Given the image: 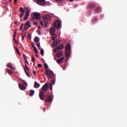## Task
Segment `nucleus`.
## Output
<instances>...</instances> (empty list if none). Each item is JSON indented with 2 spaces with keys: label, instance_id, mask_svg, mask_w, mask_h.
Wrapping results in <instances>:
<instances>
[{
  "label": "nucleus",
  "instance_id": "nucleus-34",
  "mask_svg": "<svg viewBox=\"0 0 127 127\" xmlns=\"http://www.w3.org/2000/svg\"><path fill=\"white\" fill-rule=\"evenodd\" d=\"M40 54L43 56L44 55V50L41 49V50H40Z\"/></svg>",
  "mask_w": 127,
  "mask_h": 127
},
{
  "label": "nucleus",
  "instance_id": "nucleus-24",
  "mask_svg": "<svg viewBox=\"0 0 127 127\" xmlns=\"http://www.w3.org/2000/svg\"><path fill=\"white\" fill-rule=\"evenodd\" d=\"M63 60H64V57H62V58L57 60V63L59 64H60L62 62Z\"/></svg>",
  "mask_w": 127,
  "mask_h": 127
},
{
  "label": "nucleus",
  "instance_id": "nucleus-55",
  "mask_svg": "<svg viewBox=\"0 0 127 127\" xmlns=\"http://www.w3.org/2000/svg\"><path fill=\"white\" fill-rule=\"evenodd\" d=\"M73 1H74V0H69V1L70 2H72Z\"/></svg>",
  "mask_w": 127,
  "mask_h": 127
},
{
  "label": "nucleus",
  "instance_id": "nucleus-48",
  "mask_svg": "<svg viewBox=\"0 0 127 127\" xmlns=\"http://www.w3.org/2000/svg\"><path fill=\"white\" fill-rule=\"evenodd\" d=\"M23 83L25 84L26 85H27V83L25 82V81H23Z\"/></svg>",
  "mask_w": 127,
  "mask_h": 127
},
{
  "label": "nucleus",
  "instance_id": "nucleus-30",
  "mask_svg": "<svg viewBox=\"0 0 127 127\" xmlns=\"http://www.w3.org/2000/svg\"><path fill=\"white\" fill-rule=\"evenodd\" d=\"M6 70H7V73H8L10 75H12V72L11 70L8 69V68H7Z\"/></svg>",
  "mask_w": 127,
  "mask_h": 127
},
{
  "label": "nucleus",
  "instance_id": "nucleus-10",
  "mask_svg": "<svg viewBox=\"0 0 127 127\" xmlns=\"http://www.w3.org/2000/svg\"><path fill=\"white\" fill-rule=\"evenodd\" d=\"M24 70H25V73L26 74V75H27V76L28 77H30L29 73V72H28V71H29V68H28V66L26 64H25V65H24Z\"/></svg>",
  "mask_w": 127,
  "mask_h": 127
},
{
  "label": "nucleus",
  "instance_id": "nucleus-44",
  "mask_svg": "<svg viewBox=\"0 0 127 127\" xmlns=\"http://www.w3.org/2000/svg\"><path fill=\"white\" fill-rule=\"evenodd\" d=\"M28 39H31V36L29 34L28 35Z\"/></svg>",
  "mask_w": 127,
  "mask_h": 127
},
{
  "label": "nucleus",
  "instance_id": "nucleus-56",
  "mask_svg": "<svg viewBox=\"0 0 127 127\" xmlns=\"http://www.w3.org/2000/svg\"><path fill=\"white\" fill-rule=\"evenodd\" d=\"M9 1H10V3H11L12 0H9Z\"/></svg>",
  "mask_w": 127,
  "mask_h": 127
},
{
  "label": "nucleus",
  "instance_id": "nucleus-31",
  "mask_svg": "<svg viewBox=\"0 0 127 127\" xmlns=\"http://www.w3.org/2000/svg\"><path fill=\"white\" fill-rule=\"evenodd\" d=\"M44 66H45V68H46V70H49L48 65L46 63H45V64H44Z\"/></svg>",
  "mask_w": 127,
  "mask_h": 127
},
{
  "label": "nucleus",
  "instance_id": "nucleus-11",
  "mask_svg": "<svg viewBox=\"0 0 127 127\" xmlns=\"http://www.w3.org/2000/svg\"><path fill=\"white\" fill-rule=\"evenodd\" d=\"M20 12L21 13L20 14V17L22 18L24 14L25 13V10H24L23 8L21 7L20 8Z\"/></svg>",
  "mask_w": 127,
  "mask_h": 127
},
{
  "label": "nucleus",
  "instance_id": "nucleus-47",
  "mask_svg": "<svg viewBox=\"0 0 127 127\" xmlns=\"http://www.w3.org/2000/svg\"><path fill=\"white\" fill-rule=\"evenodd\" d=\"M34 25H38V22H34Z\"/></svg>",
  "mask_w": 127,
  "mask_h": 127
},
{
  "label": "nucleus",
  "instance_id": "nucleus-53",
  "mask_svg": "<svg viewBox=\"0 0 127 127\" xmlns=\"http://www.w3.org/2000/svg\"><path fill=\"white\" fill-rule=\"evenodd\" d=\"M17 2V0H14V3H16Z\"/></svg>",
  "mask_w": 127,
  "mask_h": 127
},
{
  "label": "nucleus",
  "instance_id": "nucleus-33",
  "mask_svg": "<svg viewBox=\"0 0 127 127\" xmlns=\"http://www.w3.org/2000/svg\"><path fill=\"white\" fill-rule=\"evenodd\" d=\"M24 24H21L20 28L19 29V31H21L22 29L23 28Z\"/></svg>",
  "mask_w": 127,
  "mask_h": 127
},
{
  "label": "nucleus",
  "instance_id": "nucleus-15",
  "mask_svg": "<svg viewBox=\"0 0 127 127\" xmlns=\"http://www.w3.org/2000/svg\"><path fill=\"white\" fill-rule=\"evenodd\" d=\"M63 55V53L62 51H60L56 54V57L58 58H61Z\"/></svg>",
  "mask_w": 127,
  "mask_h": 127
},
{
  "label": "nucleus",
  "instance_id": "nucleus-26",
  "mask_svg": "<svg viewBox=\"0 0 127 127\" xmlns=\"http://www.w3.org/2000/svg\"><path fill=\"white\" fill-rule=\"evenodd\" d=\"M30 14L26 13L24 17V20H27L28 19V17L29 16Z\"/></svg>",
  "mask_w": 127,
  "mask_h": 127
},
{
  "label": "nucleus",
  "instance_id": "nucleus-7",
  "mask_svg": "<svg viewBox=\"0 0 127 127\" xmlns=\"http://www.w3.org/2000/svg\"><path fill=\"white\" fill-rule=\"evenodd\" d=\"M54 27L57 29H59L61 27V22L59 20H57L54 23Z\"/></svg>",
  "mask_w": 127,
  "mask_h": 127
},
{
  "label": "nucleus",
  "instance_id": "nucleus-3",
  "mask_svg": "<svg viewBox=\"0 0 127 127\" xmlns=\"http://www.w3.org/2000/svg\"><path fill=\"white\" fill-rule=\"evenodd\" d=\"M45 74L49 79L52 78L54 75V73L51 70H46Z\"/></svg>",
  "mask_w": 127,
  "mask_h": 127
},
{
  "label": "nucleus",
  "instance_id": "nucleus-32",
  "mask_svg": "<svg viewBox=\"0 0 127 127\" xmlns=\"http://www.w3.org/2000/svg\"><path fill=\"white\" fill-rule=\"evenodd\" d=\"M33 49L36 54H38L39 53V52H38L37 48L36 47H33Z\"/></svg>",
  "mask_w": 127,
  "mask_h": 127
},
{
  "label": "nucleus",
  "instance_id": "nucleus-5",
  "mask_svg": "<svg viewBox=\"0 0 127 127\" xmlns=\"http://www.w3.org/2000/svg\"><path fill=\"white\" fill-rule=\"evenodd\" d=\"M45 102L47 103L52 102L53 99H52V95H47L45 97Z\"/></svg>",
  "mask_w": 127,
  "mask_h": 127
},
{
  "label": "nucleus",
  "instance_id": "nucleus-4",
  "mask_svg": "<svg viewBox=\"0 0 127 127\" xmlns=\"http://www.w3.org/2000/svg\"><path fill=\"white\" fill-rule=\"evenodd\" d=\"M32 17L34 19L39 20L41 19V14L37 12H33V14L32 15Z\"/></svg>",
  "mask_w": 127,
  "mask_h": 127
},
{
  "label": "nucleus",
  "instance_id": "nucleus-46",
  "mask_svg": "<svg viewBox=\"0 0 127 127\" xmlns=\"http://www.w3.org/2000/svg\"><path fill=\"white\" fill-rule=\"evenodd\" d=\"M32 48H34V47H36L35 46V45H34V43H32Z\"/></svg>",
  "mask_w": 127,
  "mask_h": 127
},
{
  "label": "nucleus",
  "instance_id": "nucleus-52",
  "mask_svg": "<svg viewBox=\"0 0 127 127\" xmlns=\"http://www.w3.org/2000/svg\"><path fill=\"white\" fill-rule=\"evenodd\" d=\"M33 74H34V75L36 76V71H34L33 72Z\"/></svg>",
  "mask_w": 127,
  "mask_h": 127
},
{
  "label": "nucleus",
  "instance_id": "nucleus-39",
  "mask_svg": "<svg viewBox=\"0 0 127 127\" xmlns=\"http://www.w3.org/2000/svg\"><path fill=\"white\" fill-rule=\"evenodd\" d=\"M23 58H24V60H27V56L25 55H23Z\"/></svg>",
  "mask_w": 127,
  "mask_h": 127
},
{
  "label": "nucleus",
  "instance_id": "nucleus-13",
  "mask_svg": "<svg viewBox=\"0 0 127 127\" xmlns=\"http://www.w3.org/2000/svg\"><path fill=\"white\" fill-rule=\"evenodd\" d=\"M55 81H56V78L55 77H54L53 80H52L51 83H50V89L52 90V86L55 84Z\"/></svg>",
  "mask_w": 127,
  "mask_h": 127
},
{
  "label": "nucleus",
  "instance_id": "nucleus-6",
  "mask_svg": "<svg viewBox=\"0 0 127 127\" xmlns=\"http://www.w3.org/2000/svg\"><path fill=\"white\" fill-rule=\"evenodd\" d=\"M31 21H28L26 22L25 25H24V27L23 30L26 31L29 28L31 27Z\"/></svg>",
  "mask_w": 127,
  "mask_h": 127
},
{
  "label": "nucleus",
  "instance_id": "nucleus-20",
  "mask_svg": "<svg viewBox=\"0 0 127 127\" xmlns=\"http://www.w3.org/2000/svg\"><path fill=\"white\" fill-rule=\"evenodd\" d=\"M95 12L96 13H99L101 12V8L99 6L96 7V8L95 9Z\"/></svg>",
  "mask_w": 127,
  "mask_h": 127
},
{
  "label": "nucleus",
  "instance_id": "nucleus-12",
  "mask_svg": "<svg viewBox=\"0 0 127 127\" xmlns=\"http://www.w3.org/2000/svg\"><path fill=\"white\" fill-rule=\"evenodd\" d=\"M61 41L60 40H57L53 43V47L58 46L60 44Z\"/></svg>",
  "mask_w": 127,
  "mask_h": 127
},
{
  "label": "nucleus",
  "instance_id": "nucleus-27",
  "mask_svg": "<svg viewBox=\"0 0 127 127\" xmlns=\"http://www.w3.org/2000/svg\"><path fill=\"white\" fill-rule=\"evenodd\" d=\"M7 67H8L10 69L14 70V68L12 66V64H7Z\"/></svg>",
  "mask_w": 127,
  "mask_h": 127
},
{
  "label": "nucleus",
  "instance_id": "nucleus-35",
  "mask_svg": "<svg viewBox=\"0 0 127 127\" xmlns=\"http://www.w3.org/2000/svg\"><path fill=\"white\" fill-rule=\"evenodd\" d=\"M16 37V30L14 31V35H13V38H15Z\"/></svg>",
  "mask_w": 127,
  "mask_h": 127
},
{
  "label": "nucleus",
  "instance_id": "nucleus-37",
  "mask_svg": "<svg viewBox=\"0 0 127 127\" xmlns=\"http://www.w3.org/2000/svg\"><path fill=\"white\" fill-rule=\"evenodd\" d=\"M16 51L17 52V54H18V55H20V52H19V50H18V48H16Z\"/></svg>",
  "mask_w": 127,
  "mask_h": 127
},
{
  "label": "nucleus",
  "instance_id": "nucleus-38",
  "mask_svg": "<svg viewBox=\"0 0 127 127\" xmlns=\"http://www.w3.org/2000/svg\"><path fill=\"white\" fill-rule=\"evenodd\" d=\"M36 43V45L37 46L38 48L40 47V43L39 42H35Z\"/></svg>",
  "mask_w": 127,
  "mask_h": 127
},
{
  "label": "nucleus",
  "instance_id": "nucleus-2",
  "mask_svg": "<svg viewBox=\"0 0 127 127\" xmlns=\"http://www.w3.org/2000/svg\"><path fill=\"white\" fill-rule=\"evenodd\" d=\"M43 20L45 22V27H47L48 26V23L50 22L51 19V16L49 15H46L45 16H43Z\"/></svg>",
  "mask_w": 127,
  "mask_h": 127
},
{
  "label": "nucleus",
  "instance_id": "nucleus-9",
  "mask_svg": "<svg viewBox=\"0 0 127 127\" xmlns=\"http://www.w3.org/2000/svg\"><path fill=\"white\" fill-rule=\"evenodd\" d=\"M36 3L41 6L46 4L45 0H36Z\"/></svg>",
  "mask_w": 127,
  "mask_h": 127
},
{
  "label": "nucleus",
  "instance_id": "nucleus-42",
  "mask_svg": "<svg viewBox=\"0 0 127 127\" xmlns=\"http://www.w3.org/2000/svg\"><path fill=\"white\" fill-rule=\"evenodd\" d=\"M40 25H41L42 26H43V22L42 21H40Z\"/></svg>",
  "mask_w": 127,
  "mask_h": 127
},
{
  "label": "nucleus",
  "instance_id": "nucleus-58",
  "mask_svg": "<svg viewBox=\"0 0 127 127\" xmlns=\"http://www.w3.org/2000/svg\"><path fill=\"white\" fill-rule=\"evenodd\" d=\"M36 69H37V67H35Z\"/></svg>",
  "mask_w": 127,
  "mask_h": 127
},
{
  "label": "nucleus",
  "instance_id": "nucleus-57",
  "mask_svg": "<svg viewBox=\"0 0 127 127\" xmlns=\"http://www.w3.org/2000/svg\"><path fill=\"white\" fill-rule=\"evenodd\" d=\"M56 1H60V0H56Z\"/></svg>",
  "mask_w": 127,
  "mask_h": 127
},
{
  "label": "nucleus",
  "instance_id": "nucleus-25",
  "mask_svg": "<svg viewBox=\"0 0 127 127\" xmlns=\"http://www.w3.org/2000/svg\"><path fill=\"white\" fill-rule=\"evenodd\" d=\"M29 94L31 97L33 96L35 94V91L33 90H30L29 91Z\"/></svg>",
  "mask_w": 127,
  "mask_h": 127
},
{
  "label": "nucleus",
  "instance_id": "nucleus-45",
  "mask_svg": "<svg viewBox=\"0 0 127 127\" xmlns=\"http://www.w3.org/2000/svg\"><path fill=\"white\" fill-rule=\"evenodd\" d=\"M38 67H39V68L41 67H42V64H38Z\"/></svg>",
  "mask_w": 127,
  "mask_h": 127
},
{
  "label": "nucleus",
  "instance_id": "nucleus-40",
  "mask_svg": "<svg viewBox=\"0 0 127 127\" xmlns=\"http://www.w3.org/2000/svg\"><path fill=\"white\" fill-rule=\"evenodd\" d=\"M31 60H32V61L33 62L35 61V58H34L33 56L32 57V58H31Z\"/></svg>",
  "mask_w": 127,
  "mask_h": 127
},
{
  "label": "nucleus",
  "instance_id": "nucleus-36",
  "mask_svg": "<svg viewBox=\"0 0 127 127\" xmlns=\"http://www.w3.org/2000/svg\"><path fill=\"white\" fill-rule=\"evenodd\" d=\"M13 41H14V42L15 43V44H18V42L16 40L15 38H13Z\"/></svg>",
  "mask_w": 127,
  "mask_h": 127
},
{
  "label": "nucleus",
  "instance_id": "nucleus-14",
  "mask_svg": "<svg viewBox=\"0 0 127 127\" xmlns=\"http://www.w3.org/2000/svg\"><path fill=\"white\" fill-rule=\"evenodd\" d=\"M70 55V50H65V57L66 58L69 57Z\"/></svg>",
  "mask_w": 127,
  "mask_h": 127
},
{
  "label": "nucleus",
  "instance_id": "nucleus-41",
  "mask_svg": "<svg viewBox=\"0 0 127 127\" xmlns=\"http://www.w3.org/2000/svg\"><path fill=\"white\" fill-rule=\"evenodd\" d=\"M24 61H25L26 64H29V63L28 62L27 59H25Z\"/></svg>",
  "mask_w": 127,
  "mask_h": 127
},
{
  "label": "nucleus",
  "instance_id": "nucleus-51",
  "mask_svg": "<svg viewBox=\"0 0 127 127\" xmlns=\"http://www.w3.org/2000/svg\"><path fill=\"white\" fill-rule=\"evenodd\" d=\"M36 57L38 58H39V56L37 54H35Z\"/></svg>",
  "mask_w": 127,
  "mask_h": 127
},
{
  "label": "nucleus",
  "instance_id": "nucleus-19",
  "mask_svg": "<svg viewBox=\"0 0 127 127\" xmlns=\"http://www.w3.org/2000/svg\"><path fill=\"white\" fill-rule=\"evenodd\" d=\"M65 50L70 51L71 46L70 44H67L66 46H65Z\"/></svg>",
  "mask_w": 127,
  "mask_h": 127
},
{
  "label": "nucleus",
  "instance_id": "nucleus-21",
  "mask_svg": "<svg viewBox=\"0 0 127 127\" xmlns=\"http://www.w3.org/2000/svg\"><path fill=\"white\" fill-rule=\"evenodd\" d=\"M55 28L51 27V29H50V33L51 34H55Z\"/></svg>",
  "mask_w": 127,
  "mask_h": 127
},
{
  "label": "nucleus",
  "instance_id": "nucleus-50",
  "mask_svg": "<svg viewBox=\"0 0 127 127\" xmlns=\"http://www.w3.org/2000/svg\"><path fill=\"white\" fill-rule=\"evenodd\" d=\"M17 23H18V22H17V21H15V22H14V24H15L18 25Z\"/></svg>",
  "mask_w": 127,
  "mask_h": 127
},
{
  "label": "nucleus",
  "instance_id": "nucleus-22",
  "mask_svg": "<svg viewBox=\"0 0 127 127\" xmlns=\"http://www.w3.org/2000/svg\"><path fill=\"white\" fill-rule=\"evenodd\" d=\"M53 41H55L57 38V35L56 34H51Z\"/></svg>",
  "mask_w": 127,
  "mask_h": 127
},
{
  "label": "nucleus",
  "instance_id": "nucleus-29",
  "mask_svg": "<svg viewBox=\"0 0 127 127\" xmlns=\"http://www.w3.org/2000/svg\"><path fill=\"white\" fill-rule=\"evenodd\" d=\"M40 41L39 38L38 37H35V38H34V42L38 43Z\"/></svg>",
  "mask_w": 127,
  "mask_h": 127
},
{
  "label": "nucleus",
  "instance_id": "nucleus-28",
  "mask_svg": "<svg viewBox=\"0 0 127 127\" xmlns=\"http://www.w3.org/2000/svg\"><path fill=\"white\" fill-rule=\"evenodd\" d=\"M30 11H31V9L29 7L26 8V14H30Z\"/></svg>",
  "mask_w": 127,
  "mask_h": 127
},
{
  "label": "nucleus",
  "instance_id": "nucleus-18",
  "mask_svg": "<svg viewBox=\"0 0 127 127\" xmlns=\"http://www.w3.org/2000/svg\"><path fill=\"white\" fill-rule=\"evenodd\" d=\"M18 86L20 90H24L26 89V87L23 84H18Z\"/></svg>",
  "mask_w": 127,
  "mask_h": 127
},
{
  "label": "nucleus",
  "instance_id": "nucleus-16",
  "mask_svg": "<svg viewBox=\"0 0 127 127\" xmlns=\"http://www.w3.org/2000/svg\"><path fill=\"white\" fill-rule=\"evenodd\" d=\"M96 6V3L94 2H91L89 4V8L91 9H93Z\"/></svg>",
  "mask_w": 127,
  "mask_h": 127
},
{
  "label": "nucleus",
  "instance_id": "nucleus-1",
  "mask_svg": "<svg viewBox=\"0 0 127 127\" xmlns=\"http://www.w3.org/2000/svg\"><path fill=\"white\" fill-rule=\"evenodd\" d=\"M49 86L48 84H47V83L44 85V86H43V87L41 88V89L40 90L39 93L40 99H41V100H44L45 92H47Z\"/></svg>",
  "mask_w": 127,
  "mask_h": 127
},
{
  "label": "nucleus",
  "instance_id": "nucleus-8",
  "mask_svg": "<svg viewBox=\"0 0 127 127\" xmlns=\"http://www.w3.org/2000/svg\"><path fill=\"white\" fill-rule=\"evenodd\" d=\"M64 48V46H63V45L62 44L61 45L56 47V48L54 50V52L55 53H56V52H58L59 50H62Z\"/></svg>",
  "mask_w": 127,
  "mask_h": 127
},
{
  "label": "nucleus",
  "instance_id": "nucleus-23",
  "mask_svg": "<svg viewBox=\"0 0 127 127\" xmlns=\"http://www.w3.org/2000/svg\"><path fill=\"white\" fill-rule=\"evenodd\" d=\"M39 87H40V84L38 83L37 81H35V82H34V87L36 89H38L39 88Z\"/></svg>",
  "mask_w": 127,
  "mask_h": 127
},
{
  "label": "nucleus",
  "instance_id": "nucleus-49",
  "mask_svg": "<svg viewBox=\"0 0 127 127\" xmlns=\"http://www.w3.org/2000/svg\"><path fill=\"white\" fill-rule=\"evenodd\" d=\"M87 14H88V15H89L90 14V12L88 11L87 12Z\"/></svg>",
  "mask_w": 127,
  "mask_h": 127
},
{
  "label": "nucleus",
  "instance_id": "nucleus-17",
  "mask_svg": "<svg viewBox=\"0 0 127 127\" xmlns=\"http://www.w3.org/2000/svg\"><path fill=\"white\" fill-rule=\"evenodd\" d=\"M99 20V18L97 17H95L92 20V23L95 24L96 22Z\"/></svg>",
  "mask_w": 127,
  "mask_h": 127
},
{
  "label": "nucleus",
  "instance_id": "nucleus-54",
  "mask_svg": "<svg viewBox=\"0 0 127 127\" xmlns=\"http://www.w3.org/2000/svg\"><path fill=\"white\" fill-rule=\"evenodd\" d=\"M38 29H41V27L40 26H38Z\"/></svg>",
  "mask_w": 127,
  "mask_h": 127
},
{
  "label": "nucleus",
  "instance_id": "nucleus-43",
  "mask_svg": "<svg viewBox=\"0 0 127 127\" xmlns=\"http://www.w3.org/2000/svg\"><path fill=\"white\" fill-rule=\"evenodd\" d=\"M25 36H26V35H24L22 36V40H24V38L25 37Z\"/></svg>",
  "mask_w": 127,
  "mask_h": 127
}]
</instances>
